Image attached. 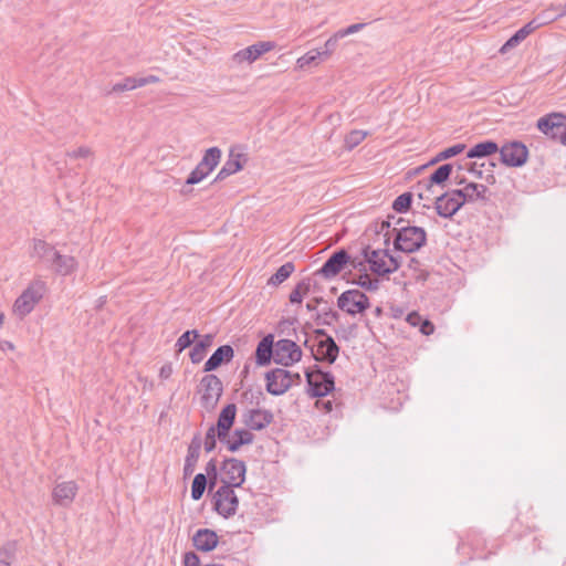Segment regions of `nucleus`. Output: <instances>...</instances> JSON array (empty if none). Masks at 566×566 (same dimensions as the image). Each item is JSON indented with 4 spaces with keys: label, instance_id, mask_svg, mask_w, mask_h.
<instances>
[{
    "label": "nucleus",
    "instance_id": "f257e3e1",
    "mask_svg": "<svg viewBox=\"0 0 566 566\" xmlns=\"http://www.w3.org/2000/svg\"><path fill=\"white\" fill-rule=\"evenodd\" d=\"M403 219L398 218L395 227L394 248L405 253L419 251L427 243V232L421 227L403 226Z\"/></svg>",
    "mask_w": 566,
    "mask_h": 566
},
{
    "label": "nucleus",
    "instance_id": "f03ea898",
    "mask_svg": "<svg viewBox=\"0 0 566 566\" xmlns=\"http://www.w3.org/2000/svg\"><path fill=\"white\" fill-rule=\"evenodd\" d=\"M307 392L311 397H325L335 389L334 376L329 371H323L317 365L305 371Z\"/></svg>",
    "mask_w": 566,
    "mask_h": 566
},
{
    "label": "nucleus",
    "instance_id": "7ed1b4c3",
    "mask_svg": "<svg viewBox=\"0 0 566 566\" xmlns=\"http://www.w3.org/2000/svg\"><path fill=\"white\" fill-rule=\"evenodd\" d=\"M45 283L41 280L33 281L15 300L13 310L19 316L23 317L32 312L34 306L43 297Z\"/></svg>",
    "mask_w": 566,
    "mask_h": 566
},
{
    "label": "nucleus",
    "instance_id": "20e7f679",
    "mask_svg": "<svg viewBox=\"0 0 566 566\" xmlns=\"http://www.w3.org/2000/svg\"><path fill=\"white\" fill-rule=\"evenodd\" d=\"M337 306L350 316L364 313L369 306L368 296L360 290L344 291L337 298Z\"/></svg>",
    "mask_w": 566,
    "mask_h": 566
},
{
    "label": "nucleus",
    "instance_id": "39448f33",
    "mask_svg": "<svg viewBox=\"0 0 566 566\" xmlns=\"http://www.w3.org/2000/svg\"><path fill=\"white\" fill-rule=\"evenodd\" d=\"M238 505L239 499L234 492V486L221 485L213 495L214 510L226 518L237 513Z\"/></svg>",
    "mask_w": 566,
    "mask_h": 566
},
{
    "label": "nucleus",
    "instance_id": "423d86ee",
    "mask_svg": "<svg viewBox=\"0 0 566 566\" xmlns=\"http://www.w3.org/2000/svg\"><path fill=\"white\" fill-rule=\"evenodd\" d=\"M501 163L507 167H522L528 158V149L522 142L512 140L499 148Z\"/></svg>",
    "mask_w": 566,
    "mask_h": 566
},
{
    "label": "nucleus",
    "instance_id": "0eeeda50",
    "mask_svg": "<svg viewBox=\"0 0 566 566\" xmlns=\"http://www.w3.org/2000/svg\"><path fill=\"white\" fill-rule=\"evenodd\" d=\"M200 387L203 390L201 402L207 410L213 409L223 391V386L219 377L213 374L203 376L200 380Z\"/></svg>",
    "mask_w": 566,
    "mask_h": 566
},
{
    "label": "nucleus",
    "instance_id": "6e6552de",
    "mask_svg": "<svg viewBox=\"0 0 566 566\" xmlns=\"http://www.w3.org/2000/svg\"><path fill=\"white\" fill-rule=\"evenodd\" d=\"M221 471L224 475L222 485L239 488L245 481L247 465L242 460L237 458L224 459Z\"/></svg>",
    "mask_w": 566,
    "mask_h": 566
},
{
    "label": "nucleus",
    "instance_id": "1a4fd4ad",
    "mask_svg": "<svg viewBox=\"0 0 566 566\" xmlns=\"http://www.w3.org/2000/svg\"><path fill=\"white\" fill-rule=\"evenodd\" d=\"M266 391L273 396L285 394L293 385L292 373L283 368H274L265 374Z\"/></svg>",
    "mask_w": 566,
    "mask_h": 566
},
{
    "label": "nucleus",
    "instance_id": "9d476101",
    "mask_svg": "<svg viewBox=\"0 0 566 566\" xmlns=\"http://www.w3.org/2000/svg\"><path fill=\"white\" fill-rule=\"evenodd\" d=\"M302 358V349L291 339H280L274 348V361L282 366H291Z\"/></svg>",
    "mask_w": 566,
    "mask_h": 566
},
{
    "label": "nucleus",
    "instance_id": "9b49d317",
    "mask_svg": "<svg viewBox=\"0 0 566 566\" xmlns=\"http://www.w3.org/2000/svg\"><path fill=\"white\" fill-rule=\"evenodd\" d=\"M462 193L452 189L436 198L434 209L438 216L442 218H451L463 206V199L460 197Z\"/></svg>",
    "mask_w": 566,
    "mask_h": 566
},
{
    "label": "nucleus",
    "instance_id": "f8f14e48",
    "mask_svg": "<svg viewBox=\"0 0 566 566\" xmlns=\"http://www.w3.org/2000/svg\"><path fill=\"white\" fill-rule=\"evenodd\" d=\"M349 261V253L345 249H339L329 255L316 274L331 280L338 275L348 265Z\"/></svg>",
    "mask_w": 566,
    "mask_h": 566
},
{
    "label": "nucleus",
    "instance_id": "ddd939ff",
    "mask_svg": "<svg viewBox=\"0 0 566 566\" xmlns=\"http://www.w3.org/2000/svg\"><path fill=\"white\" fill-rule=\"evenodd\" d=\"M537 128L552 139H559L562 129L566 128V115L564 113H551L537 120Z\"/></svg>",
    "mask_w": 566,
    "mask_h": 566
},
{
    "label": "nucleus",
    "instance_id": "4468645a",
    "mask_svg": "<svg viewBox=\"0 0 566 566\" xmlns=\"http://www.w3.org/2000/svg\"><path fill=\"white\" fill-rule=\"evenodd\" d=\"M363 258L369 264V269L373 273L379 276H387L390 274V270L387 269V258L389 256L388 250L371 249L369 245L363 248Z\"/></svg>",
    "mask_w": 566,
    "mask_h": 566
},
{
    "label": "nucleus",
    "instance_id": "2eb2a0df",
    "mask_svg": "<svg viewBox=\"0 0 566 566\" xmlns=\"http://www.w3.org/2000/svg\"><path fill=\"white\" fill-rule=\"evenodd\" d=\"M273 48L274 43L269 41L254 43L234 53L232 55V62L237 65H241L243 63L251 64Z\"/></svg>",
    "mask_w": 566,
    "mask_h": 566
},
{
    "label": "nucleus",
    "instance_id": "dca6fc26",
    "mask_svg": "<svg viewBox=\"0 0 566 566\" xmlns=\"http://www.w3.org/2000/svg\"><path fill=\"white\" fill-rule=\"evenodd\" d=\"M274 420L271 410L268 409H249L242 415L243 423L249 430L260 431L270 426Z\"/></svg>",
    "mask_w": 566,
    "mask_h": 566
},
{
    "label": "nucleus",
    "instance_id": "f3484780",
    "mask_svg": "<svg viewBox=\"0 0 566 566\" xmlns=\"http://www.w3.org/2000/svg\"><path fill=\"white\" fill-rule=\"evenodd\" d=\"M78 491V486L74 481H64L57 483L52 490L53 504L62 507H69Z\"/></svg>",
    "mask_w": 566,
    "mask_h": 566
},
{
    "label": "nucleus",
    "instance_id": "a211bd4d",
    "mask_svg": "<svg viewBox=\"0 0 566 566\" xmlns=\"http://www.w3.org/2000/svg\"><path fill=\"white\" fill-rule=\"evenodd\" d=\"M237 415V406L234 403H228L219 413L217 424V436L220 441H226L229 432L234 423Z\"/></svg>",
    "mask_w": 566,
    "mask_h": 566
},
{
    "label": "nucleus",
    "instance_id": "6ab92c4d",
    "mask_svg": "<svg viewBox=\"0 0 566 566\" xmlns=\"http://www.w3.org/2000/svg\"><path fill=\"white\" fill-rule=\"evenodd\" d=\"M49 264L56 274L62 276L72 274L77 268V261L74 256L61 254L59 251L53 253Z\"/></svg>",
    "mask_w": 566,
    "mask_h": 566
},
{
    "label": "nucleus",
    "instance_id": "aec40b11",
    "mask_svg": "<svg viewBox=\"0 0 566 566\" xmlns=\"http://www.w3.org/2000/svg\"><path fill=\"white\" fill-rule=\"evenodd\" d=\"M234 357V350L230 345L219 346L205 363L203 371L210 373L218 369L222 364L229 363Z\"/></svg>",
    "mask_w": 566,
    "mask_h": 566
},
{
    "label": "nucleus",
    "instance_id": "412c9836",
    "mask_svg": "<svg viewBox=\"0 0 566 566\" xmlns=\"http://www.w3.org/2000/svg\"><path fill=\"white\" fill-rule=\"evenodd\" d=\"M217 533L209 528H200L192 536L193 546L201 552H211L218 545Z\"/></svg>",
    "mask_w": 566,
    "mask_h": 566
},
{
    "label": "nucleus",
    "instance_id": "4be33fe9",
    "mask_svg": "<svg viewBox=\"0 0 566 566\" xmlns=\"http://www.w3.org/2000/svg\"><path fill=\"white\" fill-rule=\"evenodd\" d=\"M338 353V345L332 336H327V338L318 342L315 359L333 364L337 359Z\"/></svg>",
    "mask_w": 566,
    "mask_h": 566
},
{
    "label": "nucleus",
    "instance_id": "5701e85b",
    "mask_svg": "<svg viewBox=\"0 0 566 566\" xmlns=\"http://www.w3.org/2000/svg\"><path fill=\"white\" fill-rule=\"evenodd\" d=\"M243 155L237 153L234 149H231L228 156V159L217 174L213 182L222 181L231 175L240 171L243 168L242 159Z\"/></svg>",
    "mask_w": 566,
    "mask_h": 566
},
{
    "label": "nucleus",
    "instance_id": "b1692460",
    "mask_svg": "<svg viewBox=\"0 0 566 566\" xmlns=\"http://www.w3.org/2000/svg\"><path fill=\"white\" fill-rule=\"evenodd\" d=\"M274 337L272 334L263 337L255 349V361L259 366H265L270 364L271 358L274 356Z\"/></svg>",
    "mask_w": 566,
    "mask_h": 566
},
{
    "label": "nucleus",
    "instance_id": "393cba45",
    "mask_svg": "<svg viewBox=\"0 0 566 566\" xmlns=\"http://www.w3.org/2000/svg\"><path fill=\"white\" fill-rule=\"evenodd\" d=\"M254 440V436L250 430L235 429L232 438L229 436L226 438L224 443L230 452H237L242 446L251 444Z\"/></svg>",
    "mask_w": 566,
    "mask_h": 566
},
{
    "label": "nucleus",
    "instance_id": "a878e982",
    "mask_svg": "<svg viewBox=\"0 0 566 566\" xmlns=\"http://www.w3.org/2000/svg\"><path fill=\"white\" fill-rule=\"evenodd\" d=\"M221 155L222 153L219 147L208 148L196 167L203 171L206 176H209L219 165Z\"/></svg>",
    "mask_w": 566,
    "mask_h": 566
},
{
    "label": "nucleus",
    "instance_id": "bb28decb",
    "mask_svg": "<svg viewBox=\"0 0 566 566\" xmlns=\"http://www.w3.org/2000/svg\"><path fill=\"white\" fill-rule=\"evenodd\" d=\"M457 191L462 193L460 197L463 199L464 205L465 202H474L480 199H485L488 187L482 184L469 182L465 184L463 188L457 189Z\"/></svg>",
    "mask_w": 566,
    "mask_h": 566
},
{
    "label": "nucleus",
    "instance_id": "cd10ccee",
    "mask_svg": "<svg viewBox=\"0 0 566 566\" xmlns=\"http://www.w3.org/2000/svg\"><path fill=\"white\" fill-rule=\"evenodd\" d=\"M499 151V145L493 140H483L467 153V158H485Z\"/></svg>",
    "mask_w": 566,
    "mask_h": 566
},
{
    "label": "nucleus",
    "instance_id": "c85d7f7f",
    "mask_svg": "<svg viewBox=\"0 0 566 566\" xmlns=\"http://www.w3.org/2000/svg\"><path fill=\"white\" fill-rule=\"evenodd\" d=\"M536 28L530 21L526 23L523 28L517 30L501 48V53H506L509 50L517 46L522 41H524L527 35H530L532 32H534Z\"/></svg>",
    "mask_w": 566,
    "mask_h": 566
},
{
    "label": "nucleus",
    "instance_id": "c756f323",
    "mask_svg": "<svg viewBox=\"0 0 566 566\" xmlns=\"http://www.w3.org/2000/svg\"><path fill=\"white\" fill-rule=\"evenodd\" d=\"M212 343L213 335L206 334L193 345L189 354L192 364H199L200 361H202L207 349L212 345Z\"/></svg>",
    "mask_w": 566,
    "mask_h": 566
},
{
    "label": "nucleus",
    "instance_id": "7c9ffc66",
    "mask_svg": "<svg viewBox=\"0 0 566 566\" xmlns=\"http://www.w3.org/2000/svg\"><path fill=\"white\" fill-rule=\"evenodd\" d=\"M55 251L56 250L45 241L35 239L33 240L31 256L38 258L43 262L49 263Z\"/></svg>",
    "mask_w": 566,
    "mask_h": 566
},
{
    "label": "nucleus",
    "instance_id": "2f4dec72",
    "mask_svg": "<svg viewBox=\"0 0 566 566\" xmlns=\"http://www.w3.org/2000/svg\"><path fill=\"white\" fill-rule=\"evenodd\" d=\"M453 166L451 164H443L437 168L429 177L427 189L430 190L433 185H443L451 176Z\"/></svg>",
    "mask_w": 566,
    "mask_h": 566
},
{
    "label": "nucleus",
    "instance_id": "473e14b6",
    "mask_svg": "<svg viewBox=\"0 0 566 566\" xmlns=\"http://www.w3.org/2000/svg\"><path fill=\"white\" fill-rule=\"evenodd\" d=\"M294 264L292 262H286L283 265H281L276 272L269 279L268 284L269 285H280L285 280L290 277V275L294 272Z\"/></svg>",
    "mask_w": 566,
    "mask_h": 566
},
{
    "label": "nucleus",
    "instance_id": "72a5a7b5",
    "mask_svg": "<svg viewBox=\"0 0 566 566\" xmlns=\"http://www.w3.org/2000/svg\"><path fill=\"white\" fill-rule=\"evenodd\" d=\"M353 284L360 286L366 291H377L380 285V281L378 279L371 277L367 271L359 273L353 281Z\"/></svg>",
    "mask_w": 566,
    "mask_h": 566
},
{
    "label": "nucleus",
    "instance_id": "f704fd0d",
    "mask_svg": "<svg viewBox=\"0 0 566 566\" xmlns=\"http://www.w3.org/2000/svg\"><path fill=\"white\" fill-rule=\"evenodd\" d=\"M322 61H325V59H323V54L318 49H314L298 57L296 64L300 69H304L310 65H317Z\"/></svg>",
    "mask_w": 566,
    "mask_h": 566
},
{
    "label": "nucleus",
    "instance_id": "c9c22d12",
    "mask_svg": "<svg viewBox=\"0 0 566 566\" xmlns=\"http://www.w3.org/2000/svg\"><path fill=\"white\" fill-rule=\"evenodd\" d=\"M207 485V475L203 473L196 474L191 485V499L193 501H199L202 497Z\"/></svg>",
    "mask_w": 566,
    "mask_h": 566
},
{
    "label": "nucleus",
    "instance_id": "e433bc0d",
    "mask_svg": "<svg viewBox=\"0 0 566 566\" xmlns=\"http://www.w3.org/2000/svg\"><path fill=\"white\" fill-rule=\"evenodd\" d=\"M197 337H199V334L196 329H189L181 334L175 344L177 353L190 347Z\"/></svg>",
    "mask_w": 566,
    "mask_h": 566
},
{
    "label": "nucleus",
    "instance_id": "4c0bfd02",
    "mask_svg": "<svg viewBox=\"0 0 566 566\" xmlns=\"http://www.w3.org/2000/svg\"><path fill=\"white\" fill-rule=\"evenodd\" d=\"M412 203V193L403 192L399 195L392 202V209L398 213L407 212Z\"/></svg>",
    "mask_w": 566,
    "mask_h": 566
},
{
    "label": "nucleus",
    "instance_id": "58836bf2",
    "mask_svg": "<svg viewBox=\"0 0 566 566\" xmlns=\"http://www.w3.org/2000/svg\"><path fill=\"white\" fill-rule=\"evenodd\" d=\"M465 149L464 144H455L451 147H448L443 149L442 151L438 153L437 156L430 161V164H437L441 160L449 159L451 157H454L459 154H461Z\"/></svg>",
    "mask_w": 566,
    "mask_h": 566
},
{
    "label": "nucleus",
    "instance_id": "ea45409f",
    "mask_svg": "<svg viewBox=\"0 0 566 566\" xmlns=\"http://www.w3.org/2000/svg\"><path fill=\"white\" fill-rule=\"evenodd\" d=\"M311 290V283L310 281H302L300 282L291 292L290 294V302L291 303H301L304 295H307Z\"/></svg>",
    "mask_w": 566,
    "mask_h": 566
},
{
    "label": "nucleus",
    "instance_id": "a19ab883",
    "mask_svg": "<svg viewBox=\"0 0 566 566\" xmlns=\"http://www.w3.org/2000/svg\"><path fill=\"white\" fill-rule=\"evenodd\" d=\"M138 87H139L138 77L127 76L122 82L114 84L112 90L109 91V93H122V92L132 91V90H135Z\"/></svg>",
    "mask_w": 566,
    "mask_h": 566
},
{
    "label": "nucleus",
    "instance_id": "79ce46f5",
    "mask_svg": "<svg viewBox=\"0 0 566 566\" xmlns=\"http://www.w3.org/2000/svg\"><path fill=\"white\" fill-rule=\"evenodd\" d=\"M556 20V14H554V12L547 8L545 10H543L542 12H539L534 19H532V23L534 24V27L536 29L543 27V25H546L553 21Z\"/></svg>",
    "mask_w": 566,
    "mask_h": 566
},
{
    "label": "nucleus",
    "instance_id": "37998d69",
    "mask_svg": "<svg viewBox=\"0 0 566 566\" xmlns=\"http://www.w3.org/2000/svg\"><path fill=\"white\" fill-rule=\"evenodd\" d=\"M343 39L342 35H338V31L332 35L324 44L323 48L318 49L321 53L323 54V59L327 60L333 52H335L338 41Z\"/></svg>",
    "mask_w": 566,
    "mask_h": 566
},
{
    "label": "nucleus",
    "instance_id": "c03bdc74",
    "mask_svg": "<svg viewBox=\"0 0 566 566\" xmlns=\"http://www.w3.org/2000/svg\"><path fill=\"white\" fill-rule=\"evenodd\" d=\"M199 457H200V454H198V453L187 451V455L185 459V465H184V478H188V476L192 475V473L195 472L197 462L199 460Z\"/></svg>",
    "mask_w": 566,
    "mask_h": 566
},
{
    "label": "nucleus",
    "instance_id": "a18cd8bd",
    "mask_svg": "<svg viewBox=\"0 0 566 566\" xmlns=\"http://www.w3.org/2000/svg\"><path fill=\"white\" fill-rule=\"evenodd\" d=\"M217 438H218V436H217L216 427L210 426L206 432V437H205V441H203L206 452H211L214 450V448L217 446Z\"/></svg>",
    "mask_w": 566,
    "mask_h": 566
},
{
    "label": "nucleus",
    "instance_id": "49530a36",
    "mask_svg": "<svg viewBox=\"0 0 566 566\" xmlns=\"http://www.w3.org/2000/svg\"><path fill=\"white\" fill-rule=\"evenodd\" d=\"M317 318H322V324L324 325H332L338 319V313L335 312L332 307L327 306L322 308L321 313L317 315Z\"/></svg>",
    "mask_w": 566,
    "mask_h": 566
},
{
    "label": "nucleus",
    "instance_id": "de8ad7c7",
    "mask_svg": "<svg viewBox=\"0 0 566 566\" xmlns=\"http://www.w3.org/2000/svg\"><path fill=\"white\" fill-rule=\"evenodd\" d=\"M366 135L367 134L361 130L350 132L345 138L346 146L348 148L356 147L358 144H360L365 139Z\"/></svg>",
    "mask_w": 566,
    "mask_h": 566
},
{
    "label": "nucleus",
    "instance_id": "09e8293b",
    "mask_svg": "<svg viewBox=\"0 0 566 566\" xmlns=\"http://www.w3.org/2000/svg\"><path fill=\"white\" fill-rule=\"evenodd\" d=\"M206 472H207V476H209L210 479V489H212L216 484V481H217V475H218V468H217V460L216 459H211L207 464H206Z\"/></svg>",
    "mask_w": 566,
    "mask_h": 566
},
{
    "label": "nucleus",
    "instance_id": "8fccbe9b",
    "mask_svg": "<svg viewBox=\"0 0 566 566\" xmlns=\"http://www.w3.org/2000/svg\"><path fill=\"white\" fill-rule=\"evenodd\" d=\"M206 174L196 167L186 179V185H196L206 178Z\"/></svg>",
    "mask_w": 566,
    "mask_h": 566
},
{
    "label": "nucleus",
    "instance_id": "3c124183",
    "mask_svg": "<svg viewBox=\"0 0 566 566\" xmlns=\"http://www.w3.org/2000/svg\"><path fill=\"white\" fill-rule=\"evenodd\" d=\"M67 157L77 159V158H87L92 155V150L86 146H81L77 149L66 153Z\"/></svg>",
    "mask_w": 566,
    "mask_h": 566
},
{
    "label": "nucleus",
    "instance_id": "603ef678",
    "mask_svg": "<svg viewBox=\"0 0 566 566\" xmlns=\"http://www.w3.org/2000/svg\"><path fill=\"white\" fill-rule=\"evenodd\" d=\"M202 443L203 442L201 436L199 433L195 434L190 444L188 446V451L200 454Z\"/></svg>",
    "mask_w": 566,
    "mask_h": 566
},
{
    "label": "nucleus",
    "instance_id": "864d4df0",
    "mask_svg": "<svg viewBox=\"0 0 566 566\" xmlns=\"http://www.w3.org/2000/svg\"><path fill=\"white\" fill-rule=\"evenodd\" d=\"M184 565L185 566H200L199 556L195 552H187L184 555Z\"/></svg>",
    "mask_w": 566,
    "mask_h": 566
},
{
    "label": "nucleus",
    "instance_id": "5fc2aeb1",
    "mask_svg": "<svg viewBox=\"0 0 566 566\" xmlns=\"http://www.w3.org/2000/svg\"><path fill=\"white\" fill-rule=\"evenodd\" d=\"M365 25H366L365 23L350 24L349 27L339 30L338 31V35H342L344 38V36H347L349 34H354V33L360 31Z\"/></svg>",
    "mask_w": 566,
    "mask_h": 566
},
{
    "label": "nucleus",
    "instance_id": "6e6d98bb",
    "mask_svg": "<svg viewBox=\"0 0 566 566\" xmlns=\"http://www.w3.org/2000/svg\"><path fill=\"white\" fill-rule=\"evenodd\" d=\"M366 261H365V258L363 260L358 259V258H352L350 256V261L348 262V264L355 269V270H358L359 273H363L366 271Z\"/></svg>",
    "mask_w": 566,
    "mask_h": 566
},
{
    "label": "nucleus",
    "instance_id": "4d7b16f0",
    "mask_svg": "<svg viewBox=\"0 0 566 566\" xmlns=\"http://www.w3.org/2000/svg\"><path fill=\"white\" fill-rule=\"evenodd\" d=\"M419 331L429 336L434 332V325L429 319H422L419 326Z\"/></svg>",
    "mask_w": 566,
    "mask_h": 566
},
{
    "label": "nucleus",
    "instance_id": "13d9d810",
    "mask_svg": "<svg viewBox=\"0 0 566 566\" xmlns=\"http://www.w3.org/2000/svg\"><path fill=\"white\" fill-rule=\"evenodd\" d=\"M400 268V261L398 258L390 255L387 258V269L390 270V274L396 272Z\"/></svg>",
    "mask_w": 566,
    "mask_h": 566
},
{
    "label": "nucleus",
    "instance_id": "bf43d9fd",
    "mask_svg": "<svg viewBox=\"0 0 566 566\" xmlns=\"http://www.w3.org/2000/svg\"><path fill=\"white\" fill-rule=\"evenodd\" d=\"M423 318L421 317V315L417 312H411L407 315V318L406 321L411 325V326H420V323Z\"/></svg>",
    "mask_w": 566,
    "mask_h": 566
},
{
    "label": "nucleus",
    "instance_id": "052dcab7",
    "mask_svg": "<svg viewBox=\"0 0 566 566\" xmlns=\"http://www.w3.org/2000/svg\"><path fill=\"white\" fill-rule=\"evenodd\" d=\"M159 81H160L159 77L156 76V75H148V76L138 77L139 87H143V86L148 85V84L158 83Z\"/></svg>",
    "mask_w": 566,
    "mask_h": 566
},
{
    "label": "nucleus",
    "instance_id": "680f3d73",
    "mask_svg": "<svg viewBox=\"0 0 566 566\" xmlns=\"http://www.w3.org/2000/svg\"><path fill=\"white\" fill-rule=\"evenodd\" d=\"M549 9L556 14V20L566 15V4L551 6Z\"/></svg>",
    "mask_w": 566,
    "mask_h": 566
},
{
    "label": "nucleus",
    "instance_id": "e2e57ef3",
    "mask_svg": "<svg viewBox=\"0 0 566 566\" xmlns=\"http://www.w3.org/2000/svg\"><path fill=\"white\" fill-rule=\"evenodd\" d=\"M323 302V298L322 297H315L313 300V302H308L306 304V310L310 311V312H313V311H316L317 308V304L322 303Z\"/></svg>",
    "mask_w": 566,
    "mask_h": 566
},
{
    "label": "nucleus",
    "instance_id": "0e129e2a",
    "mask_svg": "<svg viewBox=\"0 0 566 566\" xmlns=\"http://www.w3.org/2000/svg\"><path fill=\"white\" fill-rule=\"evenodd\" d=\"M468 170L471 174H473L476 178H482V170L476 168V164L475 163H471L470 167L468 168Z\"/></svg>",
    "mask_w": 566,
    "mask_h": 566
},
{
    "label": "nucleus",
    "instance_id": "69168bd1",
    "mask_svg": "<svg viewBox=\"0 0 566 566\" xmlns=\"http://www.w3.org/2000/svg\"><path fill=\"white\" fill-rule=\"evenodd\" d=\"M171 374V368L170 367H166L164 366L161 369H160V377L161 378H168Z\"/></svg>",
    "mask_w": 566,
    "mask_h": 566
},
{
    "label": "nucleus",
    "instance_id": "338daca9",
    "mask_svg": "<svg viewBox=\"0 0 566 566\" xmlns=\"http://www.w3.org/2000/svg\"><path fill=\"white\" fill-rule=\"evenodd\" d=\"M390 228V221L386 220L381 222L380 231L388 230Z\"/></svg>",
    "mask_w": 566,
    "mask_h": 566
},
{
    "label": "nucleus",
    "instance_id": "774afa93",
    "mask_svg": "<svg viewBox=\"0 0 566 566\" xmlns=\"http://www.w3.org/2000/svg\"><path fill=\"white\" fill-rule=\"evenodd\" d=\"M558 142L566 146V130L562 132Z\"/></svg>",
    "mask_w": 566,
    "mask_h": 566
}]
</instances>
